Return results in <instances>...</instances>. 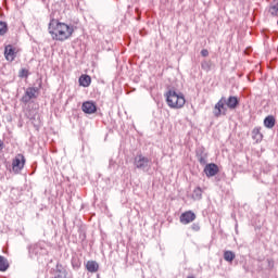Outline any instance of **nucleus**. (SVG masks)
<instances>
[{"mask_svg": "<svg viewBox=\"0 0 278 278\" xmlns=\"http://www.w3.org/2000/svg\"><path fill=\"white\" fill-rule=\"evenodd\" d=\"M16 48L12 45H8L4 48V58L5 60H8V62H14V60L16 59Z\"/></svg>", "mask_w": 278, "mask_h": 278, "instance_id": "6", "label": "nucleus"}, {"mask_svg": "<svg viewBox=\"0 0 278 278\" xmlns=\"http://www.w3.org/2000/svg\"><path fill=\"white\" fill-rule=\"evenodd\" d=\"M227 98L223 97L214 106L213 113L216 118L227 114Z\"/></svg>", "mask_w": 278, "mask_h": 278, "instance_id": "3", "label": "nucleus"}, {"mask_svg": "<svg viewBox=\"0 0 278 278\" xmlns=\"http://www.w3.org/2000/svg\"><path fill=\"white\" fill-rule=\"evenodd\" d=\"M48 34L55 42H66L71 40L75 34V26L61 22L60 20L52 18L48 25Z\"/></svg>", "mask_w": 278, "mask_h": 278, "instance_id": "1", "label": "nucleus"}, {"mask_svg": "<svg viewBox=\"0 0 278 278\" xmlns=\"http://www.w3.org/2000/svg\"><path fill=\"white\" fill-rule=\"evenodd\" d=\"M264 125L267 129H273V127H275V117L273 115L267 116L264 119Z\"/></svg>", "mask_w": 278, "mask_h": 278, "instance_id": "15", "label": "nucleus"}, {"mask_svg": "<svg viewBox=\"0 0 278 278\" xmlns=\"http://www.w3.org/2000/svg\"><path fill=\"white\" fill-rule=\"evenodd\" d=\"M81 110L85 114H94V112H97V104L90 101L84 102Z\"/></svg>", "mask_w": 278, "mask_h": 278, "instance_id": "10", "label": "nucleus"}, {"mask_svg": "<svg viewBox=\"0 0 278 278\" xmlns=\"http://www.w3.org/2000/svg\"><path fill=\"white\" fill-rule=\"evenodd\" d=\"M25 167V155L17 154L12 161V168L14 173H21Z\"/></svg>", "mask_w": 278, "mask_h": 278, "instance_id": "4", "label": "nucleus"}, {"mask_svg": "<svg viewBox=\"0 0 278 278\" xmlns=\"http://www.w3.org/2000/svg\"><path fill=\"white\" fill-rule=\"evenodd\" d=\"M224 260L226 262H231L232 260H236V254L231 251L224 252Z\"/></svg>", "mask_w": 278, "mask_h": 278, "instance_id": "17", "label": "nucleus"}, {"mask_svg": "<svg viewBox=\"0 0 278 278\" xmlns=\"http://www.w3.org/2000/svg\"><path fill=\"white\" fill-rule=\"evenodd\" d=\"M1 147H3V143L0 141V149H1Z\"/></svg>", "mask_w": 278, "mask_h": 278, "instance_id": "27", "label": "nucleus"}, {"mask_svg": "<svg viewBox=\"0 0 278 278\" xmlns=\"http://www.w3.org/2000/svg\"><path fill=\"white\" fill-rule=\"evenodd\" d=\"M18 77H21L22 79L24 77H29V71L27 68H22L18 73Z\"/></svg>", "mask_w": 278, "mask_h": 278, "instance_id": "21", "label": "nucleus"}, {"mask_svg": "<svg viewBox=\"0 0 278 278\" xmlns=\"http://www.w3.org/2000/svg\"><path fill=\"white\" fill-rule=\"evenodd\" d=\"M31 99H38V88L36 87H28L22 97V103H29Z\"/></svg>", "mask_w": 278, "mask_h": 278, "instance_id": "5", "label": "nucleus"}, {"mask_svg": "<svg viewBox=\"0 0 278 278\" xmlns=\"http://www.w3.org/2000/svg\"><path fill=\"white\" fill-rule=\"evenodd\" d=\"M238 106V98L236 97H229L226 99V108H229V110H236Z\"/></svg>", "mask_w": 278, "mask_h": 278, "instance_id": "12", "label": "nucleus"}, {"mask_svg": "<svg viewBox=\"0 0 278 278\" xmlns=\"http://www.w3.org/2000/svg\"><path fill=\"white\" fill-rule=\"evenodd\" d=\"M251 51H253V49L251 47H249L245 49L244 54L247 55V54L251 53Z\"/></svg>", "mask_w": 278, "mask_h": 278, "instance_id": "25", "label": "nucleus"}, {"mask_svg": "<svg viewBox=\"0 0 278 278\" xmlns=\"http://www.w3.org/2000/svg\"><path fill=\"white\" fill-rule=\"evenodd\" d=\"M56 278H66V271H60Z\"/></svg>", "mask_w": 278, "mask_h": 278, "instance_id": "24", "label": "nucleus"}, {"mask_svg": "<svg viewBox=\"0 0 278 278\" xmlns=\"http://www.w3.org/2000/svg\"><path fill=\"white\" fill-rule=\"evenodd\" d=\"M248 80L251 81V76H248Z\"/></svg>", "mask_w": 278, "mask_h": 278, "instance_id": "26", "label": "nucleus"}, {"mask_svg": "<svg viewBox=\"0 0 278 278\" xmlns=\"http://www.w3.org/2000/svg\"><path fill=\"white\" fill-rule=\"evenodd\" d=\"M135 166L136 168H147L149 166V159L139 154L135 159Z\"/></svg>", "mask_w": 278, "mask_h": 278, "instance_id": "9", "label": "nucleus"}, {"mask_svg": "<svg viewBox=\"0 0 278 278\" xmlns=\"http://www.w3.org/2000/svg\"><path fill=\"white\" fill-rule=\"evenodd\" d=\"M10 268V263H8V258L0 255V271L5 273Z\"/></svg>", "mask_w": 278, "mask_h": 278, "instance_id": "14", "label": "nucleus"}, {"mask_svg": "<svg viewBox=\"0 0 278 278\" xmlns=\"http://www.w3.org/2000/svg\"><path fill=\"white\" fill-rule=\"evenodd\" d=\"M79 86L88 88L92 84V78L89 75L83 74L78 79Z\"/></svg>", "mask_w": 278, "mask_h": 278, "instance_id": "11", "label": "nucleus"}, {"mask_svg": "<svg viewBox=\"0 0 278 278\" xmlns=\"http://www.w3.org/2000/svg\"><path fill=\"white\" fill-rule=\"evenodd\" d=\"M219 168L218 165L214 163L206 164L204 167V173L206 177H215V175H218Z\"/></svg>", "mask_w": 278, "mask_h": 278, "instance_id": "8", "label": "nucleus"}, {"mask_svg": "<svg viewBox=\"0 0 278 278\" xmlns=\"http://www.w3.org/2000/svg\"><path fill=\"white\" fill-rule=\"evenodd\" d=\"M203 197V191L201 190V187H197L193 190V199L200 200Z\"/></svg>", "mask_w": 278, "mask_h": 278, "instance_id": "19", "label": "nucleus"}, {"mask_svg": "<svg viewBox=\"0 0 278 278\" xmlns=\"http://www.w3.org/2000/svg\"><path fill=\"white\" fill-rule=\"evenodd\" d=\"M252 138L253 140H256V142L262 141V138H264V136L262 135V131H260V128H254L252 130Z\"/></svg>", "mask_w": 278, "mask_h": 278, "instance_id": "16", "label": "nucleus"}, {"mask_svg": "<svg viewBox=\"0 0 278 278\" xmlns=\"http://www.w3.org/2000/svg\"><path fill=\"white\" fill-rule=\"evenodd\" d=\"M199 162L200 164H207V156H200Z\"/></svg>", "mask_w": 278, "mask_h": 278, "instance_id": "22", "label": "nucleus"}, {"mask_svg": "<svg viewBox=\"0 0 278 278\" xmlns=\"http://www.w3.org/2000/svg\"><path fill=\"white\" fill-rule=\"evenodd\" d=\"M88 273H97L99 270V263L94 261H88L86 264Z\"/></svg>", "mask_w": 278, "mask_h": 278, "instance_id": "13", "label": "nucleus"}, {"mask_svg": "<svg viewBox=\"0 0 278 278\" xmlns=\"http://www.w3.org/2000/svg\"><path fill=\"white\" fill-rule=\"evenodd\" d=\"M193 220H197V215L192 211H187L180 215V223L182 225H190Z\"/></svg>", "mask_w": 278, "mask_h": 278, "instance_id": "7", "label": "nucleus"}, {"mask_svg": "<svg viewBox=\"0 0 278 278\" xmlns=\"http://www.w3.org/2000/svg\"><path fill=\"white\" fill-rule=\"evenodd\" d=\"M269 14L278 16V1L274 2L269 8Z\"/></svg>", "mask_w": 278, "mask_h": 278, "instance_id": "18", "label": "nucleus"}, {"mask_svg": "<svg viewBox=\"0 0 278 278\" xmlns=\"http://www.w3.org/2000/svg\"><path fill=\"white\" fill-rule=\"evenodd\" d=\"M165 97L166 103L172 110H181V108L186 105V96H184L181 92L169 89Z\"/></svg>", "mask_w": 278, "mask_h": 278, "instance_id": "2", "label": "nucleus"}, {"mask_svg": "<svg viewBox=\"0 0 278 278\" xmlns=\"http://www.w3.org/2000/svg\"><path fill=\"white\" fill-rule=\"evenodd\" d=\"M8 34V23L0 22V36H5Z\"/></svg>", "mask_w": 278, "mask_h": 278, "instance_id": "20", "label": "nucleus"}, {"mask_svg": "<svg viewBox=\"0 0 278 278\" xmlns=\"http://www.w3.org/2000/svg\"><path fill=\"white\" fill-rule=\"evenodd\" d=\"M201 55L203 58H207V55H210V51H207V49H203V50H201Z\"/></svg>", "mask_w": 278, "mask_h": 278, "instance_id": "23", "label": "nucleus"}]
</instances>
